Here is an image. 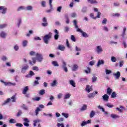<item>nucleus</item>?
Masks as SVG:
<instances>
[{"label": "nucleus", "mask_w": 127, "mask_h": 127, "mask_svg": "<svg viewBox=\"0 0 127 127\" xmlns=\"http://www.w3.org/2000/svg\"><path fill=\"white\" fill-rule=\"evenodd\" d=\"M98 109H99V110H101L102 112H105V108L100 105L98 106Z\"/></svg>", "instance_id": "obj_56"}, {"label": "nucleus", "mask_w": 127, "mask_h": 127, "mask_svg": "<svg viewBox=\"0 0 127 127\" xmlns=\"http://www.w3.org/2000/svg\"><path fill=\"white\" fill-rule=\"evenodd\" d=\"M32 61L31 60L29 61V63L30 65H33V64H35L36 63V58H32Z\"/></svg>", "instance_id": "obj_12"}, {"label": "nucleus", "mask_w": 127, "mask_h": 127, "mask_svg": "<svg viewBox=\"0 0 127 127\" xmlns=\"http://www.w3.org/2000/svg\"><path fill=\"white\" fill-rule=\"evenodd\" d=\"M107 21H108V20L107 19V18H104L103 20L102 21V24H106Z\"/></svg>", "instance_id": "obj_49"}, {"label": "nucleus", "mask_w": 127, "mask_h": 127, "mask_svg": "<svg viewBox=\"0 0 127 127\" xmlns=\"http://www.w3.org/2000/svg\"><path fill=\"white\" fill-rule=\"evenodd\" d=\"M37 85H39V82L38 81V80H35L33 86L34 87H35V86H37Z\"/></svg>", "instance_id": "obj_37"}, {"label": "nucleus", "mask_w": 127, "mask_h": 127, "mask_svg": "<svg viewBox=\"0 0 127 127\" xmlns=\"http://www.w3.org/2000/svg\"><path fill=\"white\" fill-rule=\"evenodd\" d=\"M36 56L39 62H41L42 60H43V57H42V55L37 53Z\"/></svg>", "instance_id": "obj_4"}, {"label": "nucleus", "mask_w": 127, "mask_h": 127, "mask_svg": "<svg viewBox=\"0 0 127 127\" xmlns=\"http://www.w3.org/2000/svg\"><path fill=\"white\" fill-rule=\"evenodd\" d=\"M59 34H55L54 36L55 40H58V39L59 38Z\"/></svg>", "instance_id": "obj_43"}, {"label": "nucleus", "mask_w": 127, "mask_h": 127, "mask_svg": "<svg viewBox=\"0 0 127 127\" xmlns=\"http://www.w3.org/2000/svg\"><path fill=\"white\" fill-rule=\"evenodd\" d=\"M117 97V93L115 92H113L112 94H111V98H116Z\"/></svg>", "instance_id": "obj_34"}, {"label": "nucleus", "mask_w": 127, "mask_h": 127, "mask_svg": "<svg viewBox=\"0 0 127 127\" xmlns=\"http://www.w3.org/2000/svg\"><path fill=\"white\" fill-rule=\"evenodd\" d=\"M29 67V66H28V65L27 64H26L25 66H23L21 69V72L24 73V72H25V71L28 69Z\"/></svg>", "instance_id": "obj_10"}, {"label": "nucleus", "mask_w": 127, "mask_h": 127, "mask_svg": "<svg viewBox=\"0 0 127 127\" xmlns=\"http://www.w3.org/2000/svg\"><path fill=\"white\" fill-rule=\"evenodd\" d=\"M106 106H107V107H108V108H113V107H114V105L111 104L110 103H107Z\"/></svg>", "instance_id": "obj_47"}, {"label": "nucleus", "mask_w": 127, "mask_h": 127, "mask_svg": "<svg viewBox=\"0 0 127 127\" xmlns=\"http://www.w3.org/2000/svg\"><path fill=\"white\" fill-rule=\"evenodd\" d=\"M11 99L12 100V101L13 103H15L16 102V98H15V95H13L11 97Z\"/></svg>", "instance_id": "obj_38"}, {"label": "nucleus", "mask_w": 127, "mask_h": 127, "mask_svg": "<svg viewBox=\"0 0 127 127\" xmlns=\"http://www.w3.org/2000/svg\"><path fill=\"white\" fill-rule=\"evenodd\" d=\"M113 76L115 77V79L116 80H119V79H120V77H121V72L117 71V73L113 74Z\"/></svg>", "instance_id": "obj_6"}, {"label": "nucleus", "mask_w": 127, "mask_h": 127, "mask_svg": "<svg viewBox=\"0 0 127 127\" xmlns=\"http://www.w3.org/2000/svg\"><path fill=\"white\" fill-rule=\"evenodd\" d=\"M14 50H15V51H17V50H18V49H19V48L18 47V46H17V45H16L14 47Z\"/></svg>", "instance_id": "obj_57"}, {"label": "nucleus", "mask_w": 127, "mask_h": 127, "mask_svg": "<svg viewBox=\"0 0 127 127\" xmlns=\"http://www.w3.org/2000/svg\"><path fill=\"white\" fill-rule=\"evenodd\" d=\"M95 111H92L90 113V118H93L94 116H95Z\"/></svg>", "instance_id": "obj_31"}, {"label": "nucleus", "mask_w": 127, "mask_h": 127, "mask_svg": "<svg viewBox=\"0 0 127 127\" xmlns=\"http://www.w3.org/2000/svg\"><path fill=\"white\" fill-rule=\"evenodd\" d=\"M49 4L50 9L46 10V12H48V13L51 12V11L53 10V7L52 6V0H49Z\"/></svg>", "instance_id": "obj_5"}, {"label": "nucleus", "mask_w": 127, "mask_h": 127, "mask_svg": "<svg viewBox=\"0 0 127 127\" xmlns=\"http://www.w3.org/2000/svg\"><path fill=\"white\" fill-rule=\"evenodd\" d=\"M70 97H71V94L68 93L64 96V99L66 100V99H69Z\"/></svg>", "instance_id": "obj_39"}, {"label": "nucleus", "mask_w": 127, "mask_h": 127, "mask_svg": "<svg viewBox=\"0 0 127 127\" xmlns=\"http://www.w3.org/2000/svg\"><path fill=\"white\" fill-rule=\"evenodd\" d=\"M104 101H109V95L108 94H105L102 96Z\"/></svg>", "instance_id": "obj_19"}, {"label": "nucleus", "mask_w": 127, "mask_h": 127, "mask_svg": "<svg viewBox=\"0 0 127 127\" xmlns=\"http://www.w3.org/2000/svg\"><path fill=\"white\" fill-rule=\"evenodd\" d=\"M85 90L87 91L88 93H90V92L93 91V88L92 87H90V85H87Z\"/></svg>", "instance_id": "obj_11"}, {"label": "nucleus", "mask_w": 127, "mask_h": 127, "mask_svg": "<svg viewBox=\"0 0 127 127\" xmlns=\"http://www.w3.org/2000/svg\"><path fill=\"white\" fill-rule=\"evenodd\" d=\"M87 1L92 4L98 3V2L96 0H87Z\"/></svg>", "instance_id": "obj_21"}, {"label": "nucleus", "mask_w": 127, "mask_h": 127, "mask_svg": "<svg viewBox=\"0 0 127 127\" xmlns=\"http://www.w3.org/2000/svg\"><path fill=\"white\" fill-rule=\"evenodd\" d=\"M6 27V24L0 25V29H2V28H4V27Z\"/></svg>", "instance_id": "obj_48"}, {"label": "nucleus", "mask_w": 127, "mask_h": 127, "mask_svg": "<svg viewBox=\"0 0 127 127\" xmlns=\"http://www.w3.org/2000/svg\"><path fill=\"white\" fill-rule=\"evenodd\" d=\"M87 110V105L86 104H84L82 108L80 109V111L83 112V111H86Z\"/></svg>", "instance_id": "obj_22"}, {"label": "nucleus", "mask_w": 127, "mask_h": 127, "mask_svg": "<svg viewBox=\"0 0 127 127\" xmlns=\"http://www.w3.org/2000/svg\"><path fill=\"white\" fill-rule=\"evenodd\" d=\"M0 36L2 37V38H5V36H6V34L4 32H1L0 34Z\"/></svg>", "instance_id": "obj_23"}, {"label": "nucleus", "mask_w": 127, "mask_h": 127, "mask_svg": "<svg viewBox=\"0 0 127 127\" xmlns=\"http://www.w3.org/2000/svg\"><path fill=\"white\" fill-rule=\"evenodd\" d=\"M44 94H45V90L42 89L40 91V92H39L40 95H44Z\"/></svg>", "instance_id": "obj_35"}, {"label": "nucleus", "mask_w": 127, "mask_h": 127, "mask_svg": "<svg viewBox=\"0 0 127 127\" xmlns=\"http://www.w3.org/2000/svg\"><path fill=\"white\" fill-rule=\"evenodd\" d=\"M64 31H65V32H68V31H69V27H64Z\"/></svg>", "instance_id": "obj_64"}, {"label": "nucleus", "mask_w": 127, "mask_h": 127, "mask_svg": "<svg viewBox=\"0 0 127 127\" xmlns=\"http://www.w3.org/2000/svg\"><path fill=\"white\" fill-rule=\"evenodd\" d=\"M82 12H83V13H85V12H87V7H84L82 8L81 10Z\"/></svg>", "instance_id": "obj_45"}, {"label": "nucleus", "mask_w": 127, "mask_h": 127, "mask_svg": "<svg viewBox=\"0 0 127 127\" xmlns=\"http://www.w3.org/2000/svg\"><path fill=\"white\" fill-rule=\"evenodd\" d=\"M57 49L58 50H61V51H64L65 50V46H64L63 45H59Z\"/></svg>", "instance_id": "obj_8"}, {"label": "nucleus", "mask_w": 127, "mask_h": 127, "mask_svg": "<svg viewBox=\"0 0 127 127\" xmlns=\"http://www.w3.org/2000/svg\"><path fill=\"white\" fill-rule=\"evenodd\" d=\"M52 64L55 67H56V66L58 67V66H59V64H58V63H57V62H56V61H53L52 62Z\"/></svg>", "instance_id": "obj_28"}, {"label": "nucleus", "mask_w": 127, "mask_h": 127, "mask_svg": "<svg viewBox=\"0 0 127 127\" xmlns=\"http://www.w3.org/2000/svg\"><path fill=\"white\" fill-rule=\"evenodd\" d=\"M34 127H36V124H37V123H39L40 122V120H34Z\"/></svg>", "instance_id": "obj_33"}, {"label": "nucleus", "mask_w": 127, "mask_h": 127, "mask_svg": "<svg viewBox=\"0 0 127 127\" xmlns=\"http://www.w3.org/2000/svg\"><path fill=\"white\" fill-rule=\"evenodd\" d=\"M69 84L74 88L76 87V83L73 81V80H69Z\"/></svg>", "instance_id": "obj_20"}, {"label": "nucleus", "mask_w": 127, "mask_h": 127, "mask_svg": "<svg viewBox=\"0 0 127 127\" xmlns=\"http://www.w3.org/2000/svg\"><path fill=\"white\" fill-rule=\"evenodd\" d=\"M57 127H64V124H60V123H58L57 124Z\"/></svg>", "instance_id": "obj_59"}, {"label": "nucleus", "mask_w": 127, "mask_h": 127, "mask_svg": "<svg viewBox=\"0 0 127 127\" xmlns=\"http://www.w3.org/2000/svg\"><path fill=\"white\" fill-rule=\"evenodd\" d=\"M23 9H24V8L22 6H20L17 9L18 11H20V10H22Z\"/></svg>", "instance_id": "obj_50"}, {"label": "nucleus", "mask_w": 127, "mask_h": 127, "mask_svg": "<svg viewBox=\"0 0 127 127\" xmlns=\"http://www.w3.org/2000/svg\"><path fill=\"white\" fill-rule=\"evenodd\" d=\"M104 64H105V62L104 61V60H99L97 63V67H99L100 65H104Z\"/></svg>", "instance_id": "obj_15"}, {"label": "nucleus", "mask_w": 127, "mask_h": 127, "mask_svg": "<svg viewBox=\"0 0 127 127\" xmlns=\"http://www.w3.org/2000/svg\"><path fill=\"white\" fill-rule=\"evenodd\" d=\"M42 25L45 27V26H47V25H48V23H47V22H43L42 23Z\"/></svg>", "instance_id": "obj_52"}, {"label": "nucleus", "mask_w": 127, "mask_h": 127, "mask_svg": "<svg viewBox=\"0 0 127 127\" xmlns=\"http://www.w3.org/2000/svg\"><path fill=\"white\" fill-rule=\"evenodd\" d=\"M111 61L112 62H117V58L115 57H111Z\"/></svg>", "instance_id": "obj_42"}, {"label": "nucleus", "mask_w": 127, "mask_h": 127, "mask_svg": "<svg viewBox=\"0 0 127 127\" xmlns=\"http://www.w3.org/2000/svg\"><path fill=\"white\" fill-rule=\"evenodd\" d=\"M97 94H98V92L97 91H95V92H94L93 93H90L88 94V97L89 98H94V97H95V95H97Z\"/></svg>", "instance_id": "obj_7"}, {"label": "nucleus", "mask_w": 127, "mask_h": 127, "mask_svg": "<svg viewBox=\"0 0 127 127\" xmlns=\"http://www.w3.org/2000/svg\"><path fill=\"white\" fill-rule=\"evenodd\" d=\"M7 59V58L5 56H3L1 58V60H2V61H6Z\"/></svg>", "instance_id": "obj_63"}, {"label": "nucleus", "mask_w": 127, "mask_h": 127, "mask_svg": "<svg viewBox=\"0 0 127 127\" xmlns=\"http://www.w3.org/2000/svg\"><path fill=\"white\" fill-rule=\"evenodd\" d=\"M124 65V61H121L120 62V67H123Z\"/></svg>", "instance_id": "obj_61"}, {"label": "nucleus", "mask_w": 127, "mask_h": 127, "mask_svg": "<svg viewBox=\"0 0 127 127\" xmlns=\"http://www.w3.org/2000/svg\"><path fill=\"white\" fill-rule=\"evenodd\" d=\"M41 110L39 109V108L37 107L35 110L36 116H38V112H40Z\"/></svg>", "instance_id": "obj_32"}, {"label": "nucleus", "mask_w": 127, "mask_h": 127, "mask_svg": "<svg viewBox=\"0 0 127 127\" xmlns=\"http://www.w3.org/2000/svg\"><path fill=\"white\" fill-rule=\"evenodd\" d=\"M51 37H52V33L50 32L48 34L44 36L43 40L46 44H48V41H49V39H51Z\"/></svg>", "instance_id": "obj_2"}, {"label": "nucleus", "mask_w": 127, "mask_h": 127, "mask_svg": "<svg viewBox=\"0 0 127 127\" xmlns=\"http://www.w3.org/2000/svg\"><path fill=\"white\" fill-rule=\"evenodd\" d=\"M62 115L64 116V118H68V117H69V115H68V114H66V113H62Z\"/></svg>", "instance_id": "obj_54"}, {"label": "nucleus", "mask_w": 127, "mask_h": 127, "mask_svg": "<svg viewBox=\"0 0 127 127\" xmlns=\"http://www.w3.org/2000/svg\"><path fill=\"white\" fill-rule=\"evenodd\" d=\"M0 12L2 13V14H5L6 13V10H7V9L5 6H0Z\"/></svg>", "instance_id": "obj_3"}, {"label": "nucleus", "mask_w": 127, "mask_h": 127, "mask_svg": "<svg viewBox=\"0 0 127 127\" xmlns=\"http://www.w3.org/2000/svg\"><path fill=\"white\" fill-rule=\"evenodd\" d=\"M126 31H127V27H124L123 34L121 35L122 37H125V35H126Z\"/></svg>", "instance_id": "obj_24"}, {"label": "nucleus", "mask_w": 127, "mask_h": 127, "mask_svg": "<svg viewBox=\"0 0 127 127\" xmlns=\"http://www.w3.org/2000/svg\"><path fill=\"white\" fill-rule=\"evenodd\" d=\"M22 115V111L21 110H18V113H17L16 117H20Z\"/></svg>", "instance_id": "obj_27"}, {"label": "nucleus", "mask_w": 127, "mask_h": 127, "mask_svg": "<svg viewBox=\"0 0 127 127\" xmlns=\"http://www.w3.org/2000/svg\"><path fill=\"white\" fill-rule=\"evenodd\" d=\"M32 33H33V31L30 30L29 31V33L26 34V36L29 37V36H30V34H32Z\"/></svg>", "instance_id": "obj_44"}, {"label": "nucleus", "mask_w": 127, "mask_h": 127, "mask_svg": "<svg viewBox=\"0 0 127 127\" xmlns=\"http://www.w3.org/2000/svg\"><path fill=\"white\" fill-rule=\"evenodd\" d=\"M58 85V82L57 80H54L51 83V87H56V86Z\"/></svg>", "instance_id": "obj_9"}, {"label": "nucleus", "mask_w": 127, "mask_h": 127, "mask_svg": "<svg viewBox=\"0 0 127 127\" xmlns=\"http://www.w3.org/2000/svg\"><path fill=\"white\" fill-rule=\"evenodd\" d=\"M16 127H22L23 125L20 123H17L15 124Z\"/></svg>", "instance_id": "obj_53"}, {"label": "nucleus", "mask_w": 127, "mask_h": 127, "mask_svg": "<svg viewBox=\"0 0 127 127\" xmlns=\"http://www.w3.org/2000/svg\"><path fill=\"white\" fill-rule=\"evenodd\" d=\"M27 91H28V86H26L24 88L22 91V94L24 95H26V93H27Z\"/></svg>", "instance_id": "obj_18"}, {"label": "nucleus", "mask_w": 127, "mask_h": 127, "mask_svg": "<svg viewBox=\"0 0 127 127\" xmlns=\"http://www.w3.org/2000/svg\"><path fill=\"white\" fill-rule=\"evenodd\" d=\"M30 55L31 56H34V55H35V52H33V51H31L30 52Z\"/></svg>", "instance_id": "obj_58"}, {"label": "nucleus", "mask_w": 127, "mask_h": 127, "mask_svg": "<svg viewBox=\"0 0 127 127\" xmlns=\"http://www.w3.org/2000/svg\"><path fill=\"white\" fill-rule=\"evenodd\" d=\"M73 24L75 26V28H76V31L77 32H80L82 33V35L83 37L86 38L89 37V35H88L87 33L83 31L81 29L79 28V26H78V24L77 23V20H73Z\"/></svg>", "instance_id": "obj_1"}, {"label": "nucleus", "mask_w": 127, "mask_h": 127, "mask_svg": "<svg viewBox=\"0 0 127 127\" xmlns=\"http://www.w3.org/2000/svg\"><path fill=\"white\" fill-rule=\"evenodd\" d=\"M78 68H79V66H78V65L74 64L72 66V70L73 71H77Z\"/></svg>", "instance_id": "obj_16"}, {"label": "nucleus", "mask_w": 127, "mask_h": 127, "mask_svg": "<svg viewBox=\"0 0 127 127\" xmlns=\"http://www.w3.org/2000/svg\"><path fill=\"white\" fill-rule=\"evenodd\" d=\"M71 40H72V41H73V42H76V38H75V36H74V35H72L71 36Z\"/></svg>", "instance_id": "obj_36"}, {"label": "nucleus", "mask_w": 127, "mask_h": 127, "mask_svg": "<svg viewBox=\"0 0 127 127\" xmlns=\"http://www.w3.org/2000/svg\"><path fill=\"white\" fill-rule=\"evenodd\" d=\"M33 70H34L35 71H39L38 67L37 66H33L32 68Z\"/></svg>", "instance_id": "obj_60"}, {"label": "nucleus", "mask_w": 127, "mask_h": 127, "mask_svg": "<svg viewBox=\"0 0 127 127\" xmlns=\"http://www.w3.org/2000/svg\"><path fill=\"white\" fill-rule=\"evenodd\" d=\"M84 72H85L86 74H89V73L91 72V68H90V67H87V70H84Z\"/></svg>", "instance_id": "obj_40"}, {"label": "nucleus", "mask_w": 127, "mask_h": 127, "mask_svg": "<svg viewBox=\"0 0 127 127\" xmlns=\"http://www.w3.org/2000/svg\"><path fill=\"white\" fill-rule=\"evenodd\" d=\"M112 93H113V89L110 87H108L107 89V94L110 95Z\"/></svg>", "instance_id": "obj_17"}, {"label": "nucleus", "mask_w": 127, "mask_h": 127, "mask_svg": "<svg viewBox=\"0 0 127 127\" xmlns=\"http://www.w3.org/2000/svg\"><path fill=\"white\" fill-rule=\"evenodd\" d=\"M106 75H109L112 73V71L109 69H106L105 70Z\"/></svg>", "instance_id": "obj_41"}, {"label": "nucleus", "mask_w": 127, "mask_h": 127, "mask_svg": "<svg viewBox=\"0 0 127 127\" xmlns=\"http://www.w3.org/2000/svg\"><path fill=\"white\" fill-rule=\"evenodd\" d=\"M46 3V2L45 1H42L41 2V5L43 6V7H45L46 5H45Z\"/></svg>", "instance_id": "obj_46"}, {"label": "nucleus", "mask_w": 127, "mask_h": 127, "mask_svg": "<svg viewBox=\"0 0 127 127\" xmlns=\"http://www.w3.org/2000/svg\"><path fill=\"white\" fill-rule=\"evenodd\" d=\"M9 124H16V121L13 119H11L9 120Z\"/></svg>", "instance_id": "obj_26"}, {"label": "nucleus", "mask_w": 127, "mask_h": 127, "mask_svg": "<svg viewBox=\"0 0 127 127\" xmlns=\"http://www.w3.org/2000/svg\"><path fill=\"white\" fill-rule=\"evenodd\" d=\"M111 117L112 118V119H118L119 118V116L116 114H111Z\"/></svg>", "instance_id": "obj_29"}, {"label": "nucleus", "mask_w": 127, "mask_h": 127, "mask_svg": "<svg viewBox=\"0 0 127 127\" xmlns=\"http://www.w3.org/2000/svg\"><path fill=\"white\" fill-rule=\"evenodd\" d=\"M22 45L23 47H25L27 46V41L24 40L22 42Z\"/></svg>", "instance_id": "obj_30"}, {"label": "nucleus", "mask_w": 127, "mask_h": 127, "mask_svg": "<svg viewBox=\"0 0 127 127\" xmlns=\"http://www.w3.org/2000/svg\"><path fill=\"white\" fill-rule=\"evenodd\" d=\"M88 124H91V120H89L87 122L83 121L81 124V127H84L86 125H88Z\"/></svg>", "instance_id": "obj_13"}, {"label": "nucleus", "mask_w": 127, "mask_h": 127, "mask_svg": "<svg viewBox=\"0 0 127 127\" xmlns=\"http://www.w3.org/2000/svg\"><path fill=\"white\" fill-rule=\"evenodd\" d=\"M61 9H62V6H60L57 8V11L59 12H61Z\"/></svg>", "instance_id": "obj_55"}, {"label": "nucleus", "mask_w": 127, "mask_h": 127, "mask_svg": "<svg viewBox=\"0 0 127 127\" xmlns=\"http://www.w3.org/2000/svg\"><path fill=\"white\" fill-rule=\"evenodd\" d=\"M96 51L97 53H101V52H103V49L101 46H98L97 47Z\"/></svg>", "instance_id": "obj_14"}, {"label": "nucleus", "mask_w": 127, "mask_h": 127, "mask_svg": "<svg viewBox=\"0 0 127 127\" xmlns=\"http://www.w3.org/2000/svg\"><path fill=\"white\" fill-rule=\"evenodd\" d=\"M29 75H30V76H34V75H35V73H34V72L33 71L31 70L29 72Z\"/></svg>", "instance_id": "obj_62"}, {"label": "nucleus", "mask_w": 127, "mask_h": 127, "mask_svg": "<svg viewBox=\"0 0 127 127\" xmlns=\"http://www.w3.org/2000/svg\"><path fill=\"white\" fill-rule=\"evenodd\" d=\"M97 77L96 76H93L92 77V83H95V82H96V81H97Z\"/></svg>", "instance_id": "obj_51"}, {"label": "nucleus", "mask_w": 127, "mask_h": 127, "mask_svg": "<svg viewBox=\"0 0 127 127\" xmlns=\"http://www.w3.org/2000/svg\"><path fill=\"white\" fill-rule=\"evenodd\" d=\"M10 102V98H7L6 100H5L4 103L2 104V106H4V105H6V104H8L9 102Z\"/></svg>", "instance_id": "obj_25"}]
</instances>
